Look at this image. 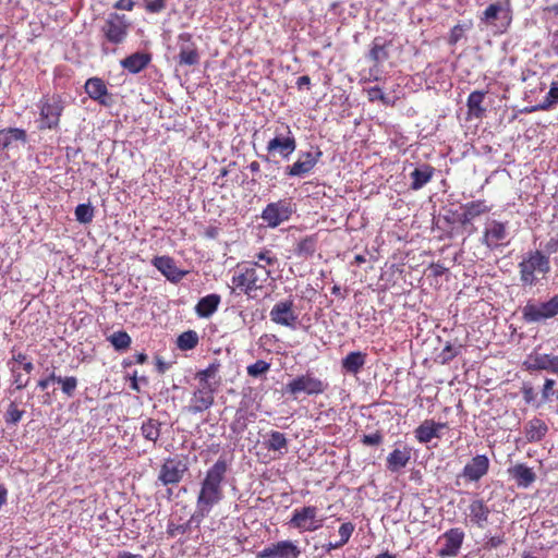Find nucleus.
I'll use <instances>...</instances> for the list:
<instances>
[{
  "instance_id": "a211bd4d",
  "label": "nucleus",
  "mask_w": 558,
  "mask_h": 558,
  "mask_svg": "<svg viewBox=\"0 0 558 558\" xmlns=\"http://www.w3.org/2000/svg\"><path fill=\"white\" fill-rule=\"evenodd\" d=\"M245 271L248 279V290L251 291L262 289L271 274L265 265L257 262H248Z\"/></svg>"
},
{
  "instance_id": "680f3d73",
  "label": "nucleus",
  "mask_w": 558,
  "mask_h": 558,
  "mask_svg": "<svg viewBox=\"0 0 558 558\" xmlns=\"http://www.w3.org/2000/svg\"><path fill=\"white\" fill-rule=\"evenodd\" d=\"M135 4H136L135 0H117L113 3V8L116 10H121V11H132L134 9Z\"/></svg>"
},
{
  "instance_id": "4c0bfd02",
  "label": "nucleus",
  "mask_w": 558,
  "mask_h": 558,
  "mask_svg": "<svg viewBox=\"0 0 558 558\" xmlns=\"http://www.w3.org/2000/svg\"><path fill=\"white\" fill-rule=\"evenodd\" d=\"M179 58L180 64L185 65H194L197 64L199 61L197 49L194 47L193 44H190L187 40L182 44Z\"/></svg>"
},
{
  "instance_id": "7ed1b4c3",
  "label": "nucleus",
  "mask_w": 558,
  "mask_h": 558,
  "mask_svg": "<svg viewBox=\"0 0 558 558\" xmlns=\"http://www.w3.org/2000/svg\"><path fill=\"white\" fill-rule=\"evenodd\" d=\"M558 315V294L545 302L529 301L522 308V318L527 324H539Z\"/></svg>"
},
{
  "instance_id": "2eb2a0df",
  "label": "nucleus",
  "mask_w": 558,
  "mask_h": 558,
  "mask_svg": "<svg viewBox=\"0 0 558 558\" xmlns=\"http://www.w3.org/2000/svg\"><path fill=\"white\" fill-rule=\"evenodd\" d=\"M442 537L445 538V545L439 550L438 556L441 558L456 557L462 546L464 533L460 529L454 527L447 531Z\"/></svg>"
},
{
  "instance_id": "a19ab883",
  "label": "nucleus",
  "mask_w": 558,
  "mask_h": 558,
  "mask_svg": "<svg viewBox=\"0 0 558 558\" xmlns=\"http://www.w3.org/2000/svg\"><path fill=\"white\" fill-rule=\"evenodd\" d=\"M316 251V241L312 236H307L298 243L295 254L300 257L307 258Z\"/></svg>"
},
{
  "instance_id": "9d476101",
  "label": "nucleus",
  "mask_w": 558,
  "mask_h": 558,
  "mask_svg": "<svg viewBox=\"0 0 558 558\" xmlns=\"http://www.w3.org/2000/svg\"><path fill=\"white\" fill-rule=\"evenodd\" d=\"M324 383L310 374L298 376L286 386V390L292 395L305 392L307 395H319L325 391Z\"/></svg>"
},
{
  "instance_id": "a18cd8bd",
  "label": "nucleus",
  "mask_w": 558,
  "mask_h": 558,
  "mask_svg": "<svg viewBox=\"0 0 558 558\" xmlns=\"http://www.w3.org/2000/svg\"><path fill=\"white\" fill-rule=\"evenodd\" d=\"M57 383L61 384V388L63 393H65L68 397H72L74 395V391L77 387V379L73 376L71 377H58Z\"/></svg>"
},
{
  "instance_id": "3c124183",
  "label": "nucleus",
  "mask_w": 558,
  "mask_h": 558,
  "mask_svg": "<svg viewBox=\"0 0 558 558\" xmlns=\"http://www.w3.org/2000/svg\"><path fill=\"white\" fill-rule=\"evenodd\" d=\"M193 525L195 527H197L196 522H192V517H191L190 520L184 524H180V525L170 524L168 527V534L172 537L177 536L178 534H184L187 531H190Z\"/></svg>"
},
{
  "instance_id": "393cba45",
  "label": "nucleus",
  "mask_w": 558,
  "mask_h": 558,
  "mask_svg": "<svg viewBox=\"0 0 558 558\" xmlns=\"http://www.w3.org/2000/svg\"><path fill=\"white\" fill-rule=\"evenodd\" d=\"M411 459V449L408 447L396 448L387 457V469L391 472H398L403 469Z\"/></svg>"
},
{
  "instance_id": "6e6552de",
  "label": "nucleus",
  "mask_w": 558,
  "mask_h": 558,
  "mask_svg": "<svg viewBox=\"0 0 558 558\" xmlns=\"http://www.w3.org/2000/svg\"><path fill=\"white\" fill-rule=\"evenodd\" d=\"M293 213L290 202L280 199L268 204L262 213L260 218L269 228H276L284 221H288Z\"/></svg>"
},
{
  "instance_id": "de8ad7c7",
  "label": "nucleus",
  "mask_w": 558,
  "mask_h": 558,
  "mask_svg": "<svg viewBox=\"0 0 558 558\" xmlns=\"http://www.w3.org/2000/svg\"><path fill=\"white\" fill-rule=\"evenodd\" d=\"M269 367V363L258 360L254 364L247 366V374L252 377H258L268 372Z\"/></svg>"
},
{
  "instance_id": "6ab92c4d",
  "label": "nucleus",
  "mask_w": 558,
  "mask_h": 558,
  "mask_svg": "<svg viewBox=\"0 0 558 558\" xmlns=\"http://www.w3.org/2000/svg\"><path fill=\"white\" fill-rule=\"evenodd\" d=\"M151 264L170 281H180L186 272L180 270L174 260L169 256H157L151 260Z\"/></svg>"
},
{
  "instance_id": "f03ea898",
  "label": "nucleus",
  "mask_w": 558,
  "mask_h": 558,
  "mask_svg": "<svg viewBox=\"0 0 558 558\" xmlns=\"http://www.w3.org/2000/svg\"><path fill=\"white\" fill-rule=\"evenodd\" d=\"M520 281L523 286L533 287L537 282L536 274L547 275L551 267L549 257L541 250L529 251L518 265Z\"/></svg>"
},
{
  "instance_id": "0eeeda50",
  "label": "nucleus",
  "mask_w": 558,
  "mask_h": 558,
  "mask_svg": "<svg viewBox=\"0 0 558 558\" xmlns=\"http://www.w3.org/2000/svg\"><path fill=\"white\" fill-rule=\"evenodd\" d=\"M187 470V463L183 459L168 458L160 466L158 481L165 486L175 485L182 481Z\"/></svg>"
},
{
  "instance_id": "8fccbe9b",
  "label": "nucleus",
  "mask_w": 558,
  "mask_h": 558,
  "mask_svg": "<svg viewBox=\"0 0 558 558\" xmlns=\"http://www.w3.org/2000/svg\"><path fill=\"white\" fill-rule=\"evenodd\" d=\"M24 414V411L19 410L15 403H11L8 408V411L5 413V422L8 424H16L21 421L22 416Z\"/></svg>"
},
{
  "instance_id": "e433bc0d",
  "label": "nucleus",
  "mask_w": 558,
  "mask_h": 558,
  "mask_svg": "<svg viewBox=\"0 0 558 558\" xmlns=\"http://www.w3.org/2000/svg\"><path fill=\"white\" fill-rule=\"evenodd\" d=\"M464 211L461 215L460 221L462 223H468L473 220L475 217L484 214L488 210L487 206L483 202H471L464 205Z\"/></svg>"
},
{
  "instance_id": "864d4df0",
  "label": "nucleus",
  "mask_w": 558,
  "mask_h": 558,
  "mask_svg": "<svg viewBox=\"0 0 558 558\" xmlns=\"http://www.w3.org/2000/svg\"><path fill=\"white\" fill-rule=\"evenodd\" d=\"M146 12L151 14L160 13L166 9V0H144Z\"/></svg>"
},
{
  "instance_id": "bf43d9fd",
  "label": "nucleus",
  "mask_w": 558,
  "mask_h": 558,
  "mask_svg": "<svg viewBox=\"0 0 558 558\" xmlns=\"http://www.w3.org/2000/svg\"><path fill=\"white\" fill-rule=\"evenodd\" d=\"M11 372L13 373V377H14L13 383L15 384L16 389H23L28 385L29 378L28 377L24 378L23 375L17 372V368L15 367V365L11 366Z\"/></svg>"
},
{
  "instance_id": "dca6fc26",
  "label": "nucleus",
  "mask_w": 558,
  "mask_h": 558,
  "mask_svg": "<svg viewBox=\"0 0 558 558\" xmlns=\"http://www.w3.org/2000/svg\"><path fill=\"white\" fill-rule=\"evenodd\" d=\"M468 518L478 529H485L489 522L490 509L483 499H474L470 502Z\"/></svg>"
},
{
  "instance_id": "412c9836",
  "label": "nucleus",
  "mask_w": 558,
  "mask_h": 558,
  "mask_svg": "<svg viewBox=\"0 0 558 558\" xmlns=\"http://www.w3.org/2000/svg\"><path fill=\"white\" fill-rule=\"evenodd\" d=\"M506 238H507L506 225L494 220V221L489 222L485 229L483 243L489 248H495Z\"/></svg>"
},
{
  "instance_id": "13d9d810",
  "label": "nucleus",
  "mask_w": 558,
  "mask_h": 558,
  "mask_svg": "<svg viewBox=\"0 0 558 558\" xmlns=\"http://www.w3.org/2000/svg\"><path fill=\"white\" fill-rule=\"evenodd\" d=\"M354 530L355 525L352 522H344L340 525L338 533L342 541L349 542Z\"/></svg>"
},
{
  "instance_id": "4d7b16f0",
  "label": "nucleus",
  "mask_w": 558,
  "mask_h": 558,
  "mask_svg": "<svg viewBox=\"0 0 558 558\" xmlns=\"http://www.w3.org/2000/svg\"><path fill=\"white\" fill-rule=\"evenodd\" d=\"M556 381L551 378H546L543 389H542V397L544 401L549 400L550 397L556 396L557 391L554 390Z\"/></svg>"
},
{
  "instance_id": "473e14b6",
  "label": "nucleus",
  "mask_w": 558,
  "mask_h": 558,
  "mask_svg": "<svg viewBox=\"0 0 558 558\" xmlns=\"http://www.w3.org/2000/svg\"><path fill=\"white\" fill-rule=\"evenodd\" d=\"M366 354L360 351L350 352L342 359V368L350 374H357L365 364Z\"/></svg>"
},
{
  "instance_id": "0e129e2a",
  "label": "nucleus",
  "mask_w": 558,
  "mask_h": 558,
  "mask_svg": "<svg viewBox=\"0 0 558 558\" xmlns=\"http://www.w3.org/2000/svg\"><path fill=\"white\" fill-rule=\"evenodd\" d=\"M429 269L432 271V275L435 276V277H440V276H442L447 271V268L444 265L439 264V263L432 264Z\"/></svg>"
},
{
  "instance_id": "1a4fd4ad",
  "label": "nucleus",
  "mask_w": 558,
  "mask_h": 558,
  "mask_svg": "<svg viewBox=\"0 0 558 558\" xmlns=\"http://www.w3.org/2000/svg\"><path fill=\"white\" fill-rule=\"evenodd\" d=\"M301 553L298 542L284 539L266 546L256 558H299Z\"/></svg>"
},
{
  "instance_id": "20e7f679",
  "label": "nucleus",
  "mask_w": 558,
  "mask_h": 558,
  "mask_svg": "<svg viewBox=\"0 0 558 558\" xmlns=\"http://www.w3.org/2000/svg\"><path fill=\"white\" fill-rule=\"evenodd\" d=\"M481 21L494 27L496 33H505L512 21L509 1L490 3L483 11Z\"/></svg>"
},
{
  "instance_id": "5701e85b",
  "label": "nucleus",
  "mask_w": 558,
  "mask_h": 558,
  "mask_svg": "<svg viewBox=\"0 0 558 558\" xmlns=\"http://www.w3.org/2000/svg\"><path fill=\"white\" fill-rule=\"evenodd\" d=\"M508 472L515 480L519 487L527 488L536 480L535 472L523 463L515 464Z\"/></svg>"
},
{
  "instance_id": "9b49d317",
  "label": "nucleus",
  "mask_w": 558,
  "mask_h": 558,
  "mask_svg": "<svg viewBox=\"0 0 558 558\" xmlns=\"http://www.w3.org/2000/svg\"><path fill=\"white\" fill-rule=\"evenodd\" d=\"M284 129L286 134L277 131L276 136L268 142L266 149L269 154L277 153L287 159L295 150L296 142L290 128L287 125Z\"/></svg>"
},
{
  "instance_id": "cd10ccee",
  "label": "nucleus",
  "mask_w": 558,
  "mask_h": 558,
  "mask_svg": "<svg viewBox=\"0 0 558 558\" xmlns=\"http://www.w3.org/2000/svg\"><path fill=\"white\" fill-rule=\"evenodd\" d=\"M150 61V56L144 52H135L121 61V65L131 73H138Z\"/></svg>"
},
{
  "instance_id": "c9c22d12",
  "label": "nucleus",
  "mask_w": 558,
  "mask_h": 558,
  "mask_svg": "<svg viewBox=\"0 0 558 558\" xmlns=\"http://www.w3.org/2000/svg\"><path fill=\"white\" fill-rule=\"evenodd\" d=\"M265 447L271 451L287 450L288 440L283 433L271 430L267 434V439L264 442Z\"/></svg>"
},
{
  "instance_id": "aec40b11",
  "label": "nucleus",
  "mask_w": 558,
  "mask_h": 558,
  "mask_svg": "<svg viewBox=\"0 0 558 558\" xmlns=\"http://www.w3.org/2000/svg\"><path fill=\"white\" fill-rule=\"evenodd\" d=\"M131 25L125 14L110 13L102 25L104 35H125Z\"/></svg>"
},
{
  "instance_id": "c756f323",
  "label": "nucleus",
  "mask_w": 558,
  "mask_h": 558,
  "mask_svg": "<svg viewBox=\"0 0 558 558\" xmlns=\"http://www.w3.org/2000/svg\"><path fill=\"white\" fill-rule=\"evenodd\" d=\"M486 93L474 90L468 97V112L471 118L480 119L484 116L486 109L482 106Z\"/></svg>"
},
{
  "instance_id": "338daca9",
  "label": "nucleus",
  "mask_w": 558,
  "mask_h": 558,
  "mask_svg": "<svg viewBox=\"0 0 558 558\" xmlns=\"http://www.w3.org/2000/svg\"><path fill=\"white\" fill-rule=\"evenodd\" d=\"M549 373L558 375V355L551 354Z\"/></svg>"
},
{
  "instance_id": "2f4dec72",
  "label": "nucleus",
  "mask_w": 558,
  "mask_h": 558,
  "mask_svg": "<svg viewBox=\"0 0 558 558\" xmlns=\"http://www.w3.org/2000/svg\"><path fill=\"white\" fill-rule=\"evenodd\" d=\"M551 354L532 353L524 362V367L529 372L547 371L550 368Z\"/></svg>"
},
{
  "instance_id": "f8f14e48",
  "label": "nucleus",
  "mask_w": 558,
  "mask_h": 558,
  "mask_svg": "<svg viewBox=\"0 0 558 558\" xmlns=\"http://www.w3.org/2000/svg\"><path fill=\"white\" fill-rule=\"evenodd\" d=\"M322 155L323 153L319 149L300 153L298 160L293 165L288 166L284 173L289 177H304L314 169Z\"/></svg>"
},
{
  "instance_id": "5fc2aeb1",
  "label": "nucleus",
  "mask_w": 558,
  "mask_h": 558,
  "mask_svg": "<svg viewBox=\"0 0 558 558\" xmlns=\"http://www.w3.org/2000/svg\"><path fill=\"white\" fill-rule=\"evenodd\" d=\"M504 543H505V534L494 535V536L486 535L485 536L484 548L488 549V550H492V549H495V548L499 547Z\"/></svg>"
},
{
  "instance_id": "c03bdc74",
  "label": "nucleus",
  "mask_w": 558,
  "mask_h": 558,
  "mask_svg": "<svg viewBox=\"0 0 558 558\" xmlns=\"http://www.w3.org/2000/svg\"><path fill=\"white\" fill-rule=\"evenodd\" d=\"M388 46L386 43L379 44L377 41L374 43L373 48L369 51V57L376 62H383L388 58Z\"/></svg>"
},
{
  "instance_id": "4be33fe9",
  "label": "nucleus",
  "mask_w": 558,
  "mask_h": 558,
  "mask_svg": "<svg viewBox=\"0 0 558 558\" xmlns=\"http://www.w3.org/2000/svg\"><path fill=\"white\" fill-rule=\"evenodd\" d=\"M445 427H447L446 423H436L433 420H426L415 429V437L420 442L426 444L433 438H438V432Z\"/></svg>"
},
{
  "instance_id": "bb28decb",
  "label": "nucleus",
  "mask_w": 558,
  "mask_h": 558,
  "mask_svg": "<svg viewBox=\"0 0 558 558\" xmlns=\"http://www.w3.org/2000/svg\"><path fill=\"white\" fill-rule=\"evenodd\" d=\"M85 92L92 99L99 101L101 105H108L106 99L108 89L102 80L98 77L88 78L85 83Z\"/></svg>"
},
{
  "instance_id": "c85d7f7f",
  "label": "nucleus",
  "mask_w": 558,
  "mask_h": 558,
  "mask_svg": "<svg viewBox=\"0 0 558 558\" xmlns=\"http://www.w3.org/2000/svg\"><path fill=\"white\" fill-rule=\"evenodd\" d=\"M219 303L218 294H208L198 301L195 312L199 317H209L217 311Z\"/></svg>"
},
{
  "instance_id": "39448f33",
  "label": "nucleus",
  "mask_w": 558,
  "mask_h": 558,
  "mask_svg": "<svg viewBox=\"0 0 558 558\" xmlns=\"http://www.w3.org/2000/svg\"><path fill=\"white\" fill-rule=\"evenodd\" d=\"M38 107V128L40 130L56 129L59 125L60 117L64 109V104L61 97L57 95L45 97L40 100Z\"/></svg>"
},
{
  "instance_id": "09e8293b",
  "label": "nucleus",
  "mask_w": 558,
  "mask_h": 558,
  "mask_svg": "<svg viewBox=\"0 0 558 558\" xmlns=\"http://www.w3.org/2000/svg\"><path fill=\"white\" fill-rule=\"evenodd\" d=\"M367 96H368V99L369 101H376V100H379L381 101L384 105H390L392 104V101L389 99L388 96H386L381 88L378 87V86H374V87H371L367 89Z\"/></svg>"
},
{
  "instance_id": "e2e57ef3",
  "label": "nucleus",
  "mask_w": 558,
  "mask_h": 558,
  "mask_svg": "<svg viewBox=\"0 0 558 558\" xmlns=\"http://www.w3.org/2000/svg\"><path fill=\"white\" fill-rule=\"evenodd\" d=\"M233 283L236 284V287H244L245 293L251 292V290H248V279L245 270L233 277Z\"/></svg>"
},
{
  "instance_id": "6e6d98bb",
  "label": "nucleus",
  "mask_w": 558,
  "mask_h": 558,
  "mask_svg": "<svg viewBox=\"0 0 558 558\" xmlns=\"http://www.w3.org/2000/svg\"><path fill=\"white\" fill-rule=\"evenodd\" d=\"M545 253L548 257L558 252V232L550 235L549 239L544 244V250L542 251Z\"/></svg>"
},
{
  "instance_id": "ea45409f",
  "label": "nucleus",
  "mask_w": 558,
  "mask_h": 558,
  "mask_svg": "<svg viewBox=\"0 0 558 558\" xmlns=\"http://www.w3.org/2000/svg\"><path fill=\"white\" fill-rule=\"evenodd\" d=\"M197 343L198 336L194 330L184 331L177 339V345L181 350H192Z\"/></svg>"
},
{
  "instance_id": "37998d69",
  "label": "nucleus",
  "mask_w": 558,
  "mask_h": 558,
  "mask_svg": "<svg viewBox=\"0 0 558 558\" xmlns=\"http://www.w3.org/2000/svg\"><path fill=\"white\" fill-rule=\"evenodd\" d=\"M75 218L81 223H89L94 218V208L90 204H80L75 208Z\"/></svg>"
},
{
  "instance_id": "052dcab7",
  "label": "nucleus",
  "mask_w": 558,
  "mask_h": 558,
  "mask_svg": "<svg viewBox=\"0 0 558 558\" xmlns=\"http://www.w3.org/2000/svg\"><path fill=\"white\" fill-rule=\"evenodd\" d=\"M381 441L383 435L379 432L369 435H364L362 438V442L366 446H377L381 444Z\"/></svg>"
},
{
  "instance_id": "4468645a",
  "label": "nucleus",
  "mask_w": 558,
  "mask_h": 558,
  "mask_svg": "<svg viewBox=\"0 0 558 558\" xmlns=\"http://www.w3.org/2000/svg\"><path fill=\"white\" fill-rule=\"evenodd\" d=\"M215 390L207 387H198L192 395L186 411L192 414L208 410L214 404Z\"/></svg>"
},
{
  "instance_id": "f704fd0d",
  "label": "nucleus",
  "mask_w": 558,
  "mask_h": 558,
  "mask_svg": "<svg viewBox=\"0 0 558 558\" xmlns=\"http://www.w3.org/2000/svg\"><path fill=\"white\" fill-rule=\"evenodd\" d=\"M161 423L154 418H147L142 423L141 434L142 436L154 444L160 436Z\"/></svg>"
},
{
  "instance_id": "a878e982",
  "label": "nucleus",
  "mask_w": 558,
  "mask_h": 558,
  "mask_svg": "<svg viewBox=\"0 0 558 558\" xmlns=\"http://www.w3.org/2000/svg\"><path fill=\"white\" fill-rule=\"evenodd\" d=\"M218 372L219 364L216 363H211L207 368L197 372L196 378L199 381V386L207 387L216 391L220 384Z\"/></svg>"
},
{
  "instance_id": "f3484780",
  "label": "nucleus",
  "mask_w": 558,
  "mask_h": 558,
  "mask_svg": "<svg viewBox=\"0 0 558 558\" xmlns=\"http://www.w3.org/2000/svg\"><path fill=\"white\" fill-rule=\"evenodd\" d=\"M488 458L485 454H477L465 464L462 476L471 482H477L488 472Z\"/></svg>"
},
{
  "instance_id": "49530a36",
  "label": "nucleus",
  "mask_w": 558,
  "mask_h": 558,
  "mask_svg": "<svg viewBox=\"0 0 558 558\" xmlns=\"http://www.w3.org/2000/svg\"><path fill=\"white\" fill-rule=\"evenodd\" d=\"M461 352V345L447 343L439 354L442 363H448Z\"/></svg>"
},
{
  "instance_id": "b1692460",
  "label": "nucleus",
  "mask_w": 558,
  "mask_h": 558,
  "mask_svg": "<svg viewBox=\"0 0 558 558\" xmlns=\"http://www.w3.org/2000/svg\"><path fill=\"white\" fill-rule=\"evenodd\" d=\"M524 429L529 442H538L546 436L548 426L543 420L534 417L525 424Z\"/></svg>"
},
{
  "instance_id": "7c9ffc66",
  "label": "nucleus",
  "mask_w": 558,
  "mask_h": 558,
  "mask_svg": "<svg viewBox=\"0 0 558 558\" xmlns=\"http://www.w3.org/2000/svg\"><path fill=\"white\" fill-rule=\"evenodd\" d=\"M434 169L428 165H423L421 167L415 168L411 173L410 177L412 179L411 182V189L412 190H420L422 189L426 183H428L433 177Z\"/></svg>"
},
{
  "instance_id": "69168bd1",
  "label": "nucleus",
  "mask_w": 558,
  "mask_h": 558,
  "mask_svg": "<svg viewBox=\"0 0 558 558\" xmlns=\"http://www.w3.org/2000/svg\"><path fill=\"white\" fill-rule=\"evenodd\" d=\"M59 376H56L54 373H51L49 377L45 378V379H41L38 381V387L41 389V390H45L48 388L50 381H57V378Z\"/></svg>"
},
{
  "instance_id": "ddd939ff",
  "label": "nucleus",
  "mask_w": 558,
  "mask_h": 558,
  "mask_svg": "<svg viewBox=\"0 0 558 558\" xmlns=\"http://www.w3.org/2000/svg\"><path fill=\"white\" fill-rule=\"evenodd\" d=\"M293 306L291 300L276 303L269 313L270 319L278 325L295 328L298 315L294 313Z\"/></svg>"
},
{
  "instance_id": "423d86ee",
  "label": "nucleus",
  "mask_w": 558,
  "mask_h": 558,
  "mask_svg": "<svg viewBox=\"0 0 558 558\" xmlns=\"http://www.w3.org/2000/svg\"><path fill=\"white\" fill-rule=\"evenodd\" d=\"M318 509L315 506H305L293 510L289 525L300 532H314L324 524V518H318Z\"/></svg>"
},
{
  "instance_id": "58836bf2",
  "label": "nucleus",
  "mask_w": 558,
  "mask_h": 558,
  "mask_svg": "<svg viewBox=\"0 0 558 558\" xmlns=\"http://www.w3.org/2000/svg\"><path fill=\"white\" fill-rule=\"evenodd\" d=\"M558 104V81H554L550 84V88L544 98V100L535 106L532 111L535 110H548L554 105Z\"/></svg>"
},
{
  "instance_id": "72a5a7b5",
  "label": "nucleus",
  "mask_w": 558,
  "mask_h": 558,
  "mask_svg": "<svg viewBox=\"0 0 558 558\" xmlns=\"http://www.w3.org/2000/svg\"><path fill=\"white\" fill-rule=\"evenodd\" d=\"M14 141L25 142V131L17 128H10L0 131V150L9 148Z\"/></svg>"
},
{
  "instance_id": "603ef678",
  "label": "nucleus",
  "mask_w": 558,
  "mask_h": 558,
  "mask_svg": "<svg viewBox=\"0 0 558 558\" xmlns=\"http://www.w3.org/2000/svg\"><path fill=\"white\" fill-rule=\"evenodd\" d=\"M260 265L271 266L278 263L277 256L269 250H264L256 255Z\"/></svg>"
},
{
  "instance_id": "774afa93",
  "label": "nucleus",
  "mask_w": 558,
  "mask_h": 558,
  "mask_svg": "<svg viewBox=\"0 0 558 558\" xmlns=\"http://www.w3.org/2000/svg\"><path fill=\"white\" fill-rule=\"evenodd\" d=\"M117 558H143V556L123 550L118 554Z\"/></svg>"
},
{
  "instance_id": "79ce46f5",
  "label": "nucleus",
  "mask_w": 558,
  "mask_h": 558,
  "mask_svg": "<svg viewBox=\"0 0 558 558\" xmlns=\"http://www.w3.org/2000/svg\"><path fill=\"white\" fill-rule=\"evenodd\" d=\"M108 340L118 351L125 350L131 344V337L125 331H116L108 338Z\"/></svg>"
},
{
  "instance_id": "f257e3e1",
  "label": "nucleus",
  "mask_w": 558,
  "mask_h": 558,
  "mask_svg": "<svg viewBox=\"0 0 558 558\" xmlns=\"http://www.w3.org/2000/svg\"><path fill=\"white\" fill-rule=\"evenodd\" d=\"M228 462L220 457L207 471L201 482L196 499V509L192 514V522L199 526L202 521L210 513L213 508L223 499V483L228 472Z\"/></svg>"
}]
</instances>
